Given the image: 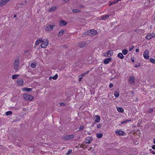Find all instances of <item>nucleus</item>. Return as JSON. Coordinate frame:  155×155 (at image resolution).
<instances>
[{"mask_svg": "<svg viewBox=\"0 0 155 155\" xmlns=\"http://www.w3.org/2000/svg\"><path fill=\"white\" fill-rule=\"evenodd\" d=\"M56 26V24L54 22H49L46 25L45 30L47 31H51Z\"/></svg>", "mask_w": 155, "mask_h": 155, "instance_id": "nucleus-1", "label": "nucleus"}, {"mask_svg": "<svg viewBox=\"0 0 155 155\" xmlns=\"http://www.w3.org/2000/svg\"><path fill=\"white\" fill-rule=\"evenodd\" d=\"M19 62V59L18 58H16L14 64V69L16 71L17 70L18 68Z\"/></svg>", "mask_w": 155, "mask_h": 155, "instance_id": "nucleus-2", "label": "nucleus"}, {"mask_svg": "<svg viewBox=\"0 0 155 155\" xmlns=\"http://www.w3.org/2000/svg\"><path fill=\"white\" fill-rule=\"evenodd\" d=\"M42 43L41 44V46L42 48H45L48 44V40L47 39H44L41 41Z\"/></svg>", "mask_w": 155, "mask_h": 155, "instance_id": "nucleus-3", "label": "nucleus"}, {"mask_svg": "<svg viewBox=\"0 0 155 155\" xmlns=\"http://www.w3.org/2000/svg\"><path fill=\"white\" fill-rule=\"evenodd\" d=\"M23 97L26 100L28 101H31L34 98L32 96L29 94H25L23 95Z\"/></svg>", "mask_w": 155, "mask_h": 155, "instance_id": "nucleus-4", "label": "nucleus"}, {"mask_svg": "<svg viewBox=\"0 0 155 155\" xmlns=\"http://www.w3.org/2000/svg\"><path fill=\"white\" fill-rule=\"evenodd\" d=\"M74 137V135H68L64 136L63 138L62 139L64 140H71Z\"/></svg>", "mask_w": 155, "mask_h": 155, "instance_id": "nucleus-5", "label": "nucleus"}, {"mask_svg": "<svg viewBox=\"0 0 155 155\" xmlns=\"http://www.w3.org/2000/svg\"><path fill=\"white\" fill-rule=\"evenodd\" d=\"M89 42V41H87L85 42H81L78 44V46L80 48H83L86 46V44H88Z\"/></svg>", "mask_w": 155, "mask_h": 155, "instance_id": "nucleus-6", "label": "nucleus"}, {"mask_svg": "<svg viewBox=\"0 0 155 155\" xmlns=\"http://www.w3.org/2000/svg\"><path fill=\"white\" fill-rule=\"evenodd\" d=\"M155 37V34L154 33H150L146 36V38L148 40H150Z\"/></svg>", "mask_w": 155, "mask_h": 155, "instance_id": "nucleus-7", "label": "nucleus"}, {"mask_svg": "<svg viewBox=\"0 0 155 155\" xmlns=\"http://www.w3.org/2000/svg\"><path fill=\"white\" fill-rule=\"evenodd\" d=\"M144 58L146 59H148L149 58V51L147 50H146L143 54Z\"/></svg>", "mask_w": 155, "mask_h": 155, "instance_id": "nucleus-8", "label": "nucleus"}, {"mask_svg": "<svg viewBox=\"0 0 155 155\" xmlns=\"http://www.w3.org/2000/svg\"><path fill=\"white\" fill-rule=\"evenodd\" d=\"M93 140V138L92 137H88L84 141V142L85 143L89 144L91 143V141Z\"/></svg>", "mask_w": 155, "mask_h": 155, "instance_id": "nucleus-9", "label": "nucleus"}, {"mask_svg": "<svg viewBox=\"0 0 155 155\" xmlns=\"http://www.w3.org/2000/svg\"><path fill=\"white\" fill-rule=\"evenodd\" d=\"M10 0H1L0 2V6L2 7L6 4Z\"/></svg>", "mask_w": 155, "mask_h": 155, "instance_id": "nucleus-10", "label": "nucleus"}, {"mask_svg": "<svg viewBox=\"0 0 155 155\" xmlns=\"http://www.w3.org/2000/svg\"><path fill=\"white\" fill-rule=\"evenodd\" d=\"M17 82L18 85L20 86H21L23 84L24 81L22 79H19L18 80Z\"/></svg>", "mask_w": 155, "mask_h": 155, "instance_id": "nucleus-11", "label": "nucleus"}, {"mask_svg": "<svg viewBox=\"0 0 155 155\" xmlns=\"http://www.w3.org/2000/svg\"><path fill=\"white\" fill-rule=\"evenodd\" d=\"M67 23L64 20H61L59 22V25L61 26H65L67 25Z\"/></svg>", "mask_w": 155, "mask_h": 155, "instance_id": "nucleus-12", "label": "nucleus"}, {"mask_svg": "<svg viewBox=\"0 0 155 155\" xmlns=\"http://www.w3.org/2000/svg\"><path fill=\"white\" fill-rule=\"evenodd\" d=\"M115 133L119 135H123L124 134V131L120 130H118L116 131Z\"/></svg>", "mask_w": 155, "mask_h": 155, "instance_id": "nucleus-13", "label": "nucleus"}, {"mask_svg": "<svg viewBox=\"0 0 155 155\" xmlns=\"http://www.w3.org/2000/svg\"><path fill=\"white\" fill-rule=\"evenodd\" d=\"M57 8L55 6H54L48 10L50 12H52L55 11Z\"/></svg>", "mask_w": 155, "mask_h": 155, "instance_id": "nucleus-14", "label": "nucleus"}, {"mask_svg": "<svg viewBox=\"0 0 155 155\" xmlns=\"http://www.w3.org/2000/svg\"><path fill=\"white\" fill-rule=\"evenodd\" d=\"M111 59L110 58H108L104 60V63L105 64H107L111 61Z\"/></svg>", "mask_w": 155, "mask_h": 155, "instance_id": "nucleus-15", "label": "nucleus"}, {"mask_svg": "<svg viewBox=\"0 0 155 155\" xmlns=\"http://www.w3.org/2000/svg\"><path fill=\"white\" fill-rule=\"evenodd\" d=\"M90 32L91 36L94 35H95L97 33L96 31H95L94 30H91L90 31Z\"/></svg>", "mask_w": 155, "mask_h": 155, "instance_id": "nucleus-16", "label": "nucleus"}, {"mask_svg": "<svg viewBox=\"0 0 155 155\" xmlns=\"http://www.w3.org/2000/svg\"><path fill=\"white\" fill-rule=\"evenodd\" d=\"M95 117L96 118L95 120V121L97 123L99 122L100 120V117L99 116L97 115L95 116Z\"/></svg>", "mask_w": 155, "mask_h": 155, "instance_id": "nucleus-17", "label": "nucleus"}, {"mask_svg": "<svg viewBox=\"0 0 155 155\" xmlns=\"http://www.w3.org/2000/svg\"><path fill=\"white\" fill-rule=\"evenodd\" d=\"M32 88H28V87H25L24 88L22 89L23 91H31L32 90Z\"/></svg>", "mask_w": 155, "mask_h": 155, "instance_id": "nucleus-18", "label": "nucleus"}, {"mask_svg": "<svg viewBox=\"0 0 155 155\" xmlns=\"http://www.w3.org/2000/svg\"><path fill=\"white\" fill-rule=\"evenodd\" d=\"M135 81L134 78L133 76H131L130 77L129 81L132 83L134 82Z\"/></svg>", "mask_w": 155, "mask_h": 155, "instance_id": "nucleus-19", "label": "nucleus"}, {"mask_svg": "<svg viewBox=\"0 0 155 155\" xmlns=\"http://www.w3.org/2000/svg\"><path fill=\"white\" fill-rule=\"evenodd\" d=\"M121 0H114L113 2H111L109 4V5H111L113 4H115L119 1H120Z\"/></svg>", "mask_w": 155, "mask_h": 155, "instance_id": "nucleus-20", "label": "nucleus"}, {"mask_svg": "<svg viewBox=\"0 0 155 155\" xmlns=\"http://www.w3.org/2000/svg\"><path fill=\"white\" fill-rule=\"evenodd\" d=\"M41 40L39 39L37 40L35 43V45H36L35 47L38 46L41 42L42 39L41 38Z\"/></svg>", "mask_w": 155, "mask_h": 155, "instance_id": "nucleus-21", "label": "nucleus"}, {"mask_svg": "<svg viewBox=\"0 0 155 155\" xmlns=\"http://www.w3.org/2000/svg\"><path fill=\"white\" fill-rule=\"evenodd\" d=\"M117 57L120 58L121 59L124 58V56L121 53H119L117 55Z\"/></svg>", "mask_w": 155, "mask_h": 155, "instance_id": "nucleus-22", "label": "nucleus"}, {"mask_svg": "<svg viewBox=\"0 0 155 155\" xmlns=\"http://www.w3.org/2000/svg\"><path fill=\"white\" fill-rule=\"evenodd\" d=\"M58 77V75L57 74H56L54 76L52 77L51 76L49 77V79H51L52 78L54 80H55L57 79Z\"/></svg>", "mask_w": 155, "mask_h": 155, "instance_id": "nucleus-23", "label": "nucleus"}, {"mask_svg": "<svg viewBox=\"0 0 155 155\" xmlns=\"http://www.w3.org/2000/svg\"><path fill=\"white\" fill-rule=\"evenodd\" d=\"M106 56H107L109 54L110 55V56H111L113 54V51H109L108 52L106 53Z\"/></svg>", "mask_w": 155, "mask_h": 155, "instance_id": "nucleus-24", "label": "nucleus"}, {"mask_svg": "<svg viewBox=\"0 0 155 155\" xmlns=\"http://www.w3.org/2000/svg\"><path fill=\"white\" fill-rule=\"evenodd\" d=\"M117 110L118 112H120L122 113L124 111V109L121 107H119L117 108Z\"/></svg>", "mask_w": 155, "mask_h": 155, "instance_id": "nucleus-25", "label": "nucleus"}, {"mask_svg": "<svg viewBox=\"0 0 155 155\" xmlns=\"http://www.w3.org/2000/svg\"><path fill=\"white\" fill-rule=\"evenodd\" d=\"M64 32V31L63 30H61L60 31L59 33L58 34V36H60L61 35H62Z\"/></svg>", "mask_w": 155, "mask_h": 155, "instance_id": "nucleus-26", "label": "nucleus"}, {"mask_svg": "<svg viewBox=\"0 0 155 155\" xmlns=\"http://www.w3.org/2000/svg\"><path fill=\"white\" fill-rule=\"evenodd\" d=\"M96 136L97 138H101L103 136V134L101 133H97L96 134Z\"/></svg>", "mask_w": 155, "mask_h": 155, "instance_id": "nucleus-27", "label": "nucleus"}, {"mask_svg": "<svg viewBox=\"0 0 155 155\" xmlns=\"http://www.w3.org/2000/svg\"><path fill=\"white\" fill-rule=\"evenodd\" d=\"M81 11V10L78 9H75L72 10V12L74 13H78Z\"/></svg>", "mask_w": 155, "mask_h": 155, "instance_id": "nucleus-28", "label": "nucleus"}, {"mask_svg": "<svg viewBox=\"0 0 155 155\" xmlns=\"http://www.w3.org/2000/svg\"><path fill=\"white\" fill-rule=\"evenodd\" d=\"M36 64L35 62L32 63L31 64V66L32 68H34L35 67Z\"/></svg>", "mask_w": 155, "mask_h": 155, "instance_id": "nucleus-29", "label": "nucleus"}, {"mask_svg": "<svg viewBox=\"0 0 155 155\" xmlns=\"http://www.w3.org/2000/svg\"><path fill=\"white\" fill-rule=\"evenodd\" d=\"M18 76V74H14L12 75V78L13 79H16Z\"/></svg>", "mask_w": 155, "mask_h": 155, "instance_id": "nucleus-30", "label": "nucleus"}, {"mask_svg": "<svg viewBox=\"0 0 155 155\" xmlns=\"http://www.w3.org/2000/svg\"><path fill=\"white\" fill-rule=\"evenodd\" d=\"M109 15H105L104 16H103L102 17L101 19H103V20L106 19H107L108 18H109Z\"/></svg>", "mask_w": 155, "mask_h": 155, "instance_id": "nucleus-31", "label": "nucleus"}, {"mask_svg": "<svg viewBox=\"0 0 155 155\" xmlns=\"http://www.w3.org/2000/svg\"><path fill=\"white\" fill-rule=\"evenodd\" d=\"M127 51L126 49H124L122 51V52L123 54L124 55H126L127 54Z\"/></svg>", "mask_w": 155, "mask_h": 155, "instance_id": "nucleus-32", "label": "nucleus"}, {"mask_svg": "<svg viewBox=\"0 0 155 155\" xmlns=\"http://www.w3.org/2000/svg\"><path fill=\"white\" fill-rule=\"evenodd\" d=\"M114 96L116 97H119V93L117 92L116 91H114Z\"/></svg>", "mask_w": 155, "mask_h": 155, "instance_id": "nucleus-33", "label": "nucleus"}, {"mask_svg": "<svg viewBox=\"0 0 155 155\" xmlns=\"http://www.w3.org/2000/svg\"><path fill=\"white\" fill-rule=\"evenodd\" d=\"M150 61L153 64H155V60L153 58H150Z\"/></svg>", "mask_w": 155, "mask_h": 155, "instance_id": "nucleus-34", "label": "nucleus"}, {"mask_svg": "<svg viewBox=\"0 0 155 155\" xmlns=\"http://www.w3.org/2000/svg\"><path fill=\"white\" fill-rule=\"evenodd\" d=\"M12 114V112L11 111H8L6 113V115L7 116L11 115Z\"/></svg>", "mask_w": 155, "mask_h": 155, "instance_id": "nucleus-35", "label": "nucleus"}, {"mask_svg": "<svg viewBox=\"0 0 155 155\" xmlns=\"http://www.w3.org/2000/svg\"><path fill=\"white\" fill-rule=\"evenodd\" d=\"M153 111V109L151 108H150L147 111L148 113H150L152 112Z\"/></svg>", "mask_w": 155, "mask_h": 155, "instance_id": "nucleus-36", "label": "nucleus"}, {"mask_svg": "<svg viewBox=\"0 0 155 155\" xmlns=\"http://www.w3.org/2000/svg\"><path fill=\"white\" fill-rule=\"evenodd\" d=\"M72 150H69L66 153V155H69L72 153Z\"/></svg>", "mask_w": 155, "mask_h": 155, "instance_id": "nucleus-37", "label": "nucleus"}, {"mask_svg": "<svg viewBox=\"0 0 155 155\" xmlns=\"http://www.w3.org/2000/svg\"><path fill=\"white\" fill-rule=\"evenodd\" d=\"M84 35H89V36H91V35L90 34V31H87V32H85L84 33Z\"/></svg>", "mask_w": 155, "mask_h": 155, "instance_id": "nucleus-38", "label": "nucleus"}, {"mask_svg": "<svg viewBox=\"0 0 155 155\" xmlns=\"http://www.w3.org/2000/svg\"><path fill=\"white\" fill-rule=\"evenodd\" d=\"M30 0H26L24 2V3H21L20 4V5L21 6H24V5H25V3L26 2V1H27L28 2Z\"/></svg>", "mask_w": 155, "mask_h": 155, "instance_id": "nucleus-39", "label": "nucleus"}, {"mask_svg": "<svg viewBox=\"0 0 155 155\" xmlns=\"http://www.w3.org/2000/svg\"><path fill=\"white\" fill-rule=\"evenodd\" d=\"M130 121H131L130 120H124L123 122H122L121 124H123L125 123L126 122H128Z\"/></svg>", "mask_w": 155, "mask_h": 155, "instance_id": "nucleus-40", "label": "nucleus"}, {"mask_svg": "<svg viewBox=\"0 0 155 155\" xmlns=\"http://www.w3.org/2000/svg\"><path fill=\"white\" fill-rule=\"evenodd\" d=\"M149 151L150 152H151L153 154H155V151H153L152 150V149H149Z\"/></svg>", "mask_w": 155, "mask_h": 155, "instance_id": "nucleus-41", "label": "nucleus"}, {"mask_svg": "<svg viewBox=\"0 0 155 155\" xmlns=\"http://www.w3.org/2000/svg\"><path fill=\"white\" fill-rule=\"evenodd\" d=\"M102 124H99L97 125V128H100L102 126Z\"/></svg>", "mask_w": 155, "mask_h": 155, "instance_id": "nucleus-42", "label": "nucleus"}, {"mask_svg": "<svg viewBox=\"0 0 155 155\" xmlns=\"http://www.w3.org/2000/svg\"><path fill=\"white\" fill-rule=\"evenodd\" d=\"M84 128V126L83 125H81L79 128V129L81 130L83 129Z\"/></svg>", "mask_w": 155, "mask_h": 155, "instance_id": "nucleus-43", "label": "nucleus"}, {"mask_svg": "<svg viewBox=\"0 0 155 155\" xmlns=\"http://www.w3.org/2000/svg\"><path fill=\"white\" fill-rule=\"evenodd\" d=\"M87 74V72L86 73H84V74H82L81 75L79 76V77H83V76L85 75L86 74Z\"/></svg>", "mask_w": 155, "mask_h": 155, "instance_id": "nucleus-44", "label": "nucleus"}, {"mask_svg": "<svg viewBox=\"0 0 155 155\" xmlns=\"http://www.w3.org/2000/svg\"><path fill=\"white\" fill-rule=\"evenodd\" d=\"M114 86V85L113 84H109V87L110 88H111L112 87H113Z\"/></svg>", "mask_w": 155, "mask_h": 155, "instance_id": "nucleus-45", "label": "nucleus"}, {"mask_svg": "<svg viewBox=\"0 0 155 155\" xmlns=\"http://www.w3.org/2000/svg\"><path fill=\"white\" fill-rule=\"evenodd\" d=\"M140 66V65L139 64H138V65L137 64H135L134 66V67L135 68H137V67H139Z\"/></svg>", "mask_w": 155, "mask_h": 155, "instance_id": "nucleus-46", "label": "nucleus"}, {"mask_svg": "<svg viewBox=\"0 0 155 155\" xmlns=\"http://www.w3.org/2000/svg\"><path fill=\"white\" fill-rule=\"evenodd\" d=\"M60 105L61 106H63V105H65V104L64 103H61L60 104Z\"/></svg>", "mask_w": 155, "mask_h": 155, "instance_id": "nucleus-47", "label": "nucleus"}, {"mask_svg": "<svg viewBox=\"0 0 155 155\" xmlns=\"http://www.w3.org/2000/svg\"><path fill=\"white\" fill-rule=\"evenodd\" d=\"M82 78V77H80V78H79V82H80L81 81V79Z\"/></svg>", "mask_w": 155, "mask_h": 155, "instance_id": "nucleus-48", "label": "nucleus"}, {"mask_svg": "<svg viewBox=\"0 0 155 155\" xmlns=\"http://www.w3.org/2000/svg\"><path fill=\"white\" fill-rule=\"evenodd\" d=\"M152 148L153 149L155 150V145H153L152 146Z\"/></svg>", "mask_w": 155, "mask_h": 155, "instance_id": "nucleus-49", "label": "nucleus"}, {"mask_svg": "<svg viewBox=\"0 0 155 155\" xmlns=\"http://www.w3.org/2000/svg\"><path fill=\"white\" fill-rule=\"evenodd\" d=\"M139 51V49L138 48H137L135 50V51L136 52H138Z\"/></svg>", "mask_w": 155, "mask_h": 155, "instance_id": "nucleus-50", "label": "nucleus"}, {"mask_svg": "<svg viewBox=\"0 0 155 155\" xmlns=\"http://www.w3.org/2000/svg\"><path fill=\"white\" fill-rule=\"evenodd\" d=\"M96 124V123H93V124H92V127H93V126H94L95 124Z\"/></svg>", "mask_w": 155, "mask_h": 155, "instance_id": "nucleus-51", "label": "nucleus"}, {"mask_svg": "<svg viewBox=\"0 0 155 155\" xmlns=\"http://www.w3.org/2000/svg\"><path fill=\"white\" fill-rule=\"evenodd\" d=\"M62 1H64L66 2H68L69 1V0H62Z\"/></svg>", "mask_w": 155, "mask_h": 155, "instance_id": "nucleus-52", "label": "nucleus"}, {"mask_svg": "<svg viewBox=\"0 0 155 155\" xmlns=\"http://www.w3.org/2000/svg\"><path fill=\"white\" fill-rule=\"evenodd\" d=\"M28 51L26 50L24 51V53H25L26 54V53H27L28 52Z\"/></svg>", "mask_w": 155, "mask_h": 155, "instance_id": "nucleus-53", "label": "nucleus"}, {"mask_svg": "<svg viewBox=\"0 0 155 155\" xmlns=\"http://www.w3.org/2000/svg\"><path fill=\"white\" fill-rule=\"evenodd\" d=\"M131 61L133 62H134V59H131Z\"/></svg>", "mask_w": 155, "mask_h": 155, "instance_id": "nucleus-54", "label": "nucleus"}, {"mask_svg": "<svg viewBox=\"0 0 155 155\" xmlns=\"http://www.w3.org/2000/svg\"><path fill=\"white\" fill-rule=\"evenodd\" d=\"M79 6L81 8H82L83 7V6L82 5H80Z\"/></svg>", "mask_w": 155, "mask_h": 155, "instance_id": "nucleus-55", "label": "nucleus"}, {"mask_svg": "<svg viewBox=\"0 0 155 155\" xmlns=\"http://www.w3.org/2000/svg\"><path fill=\"white\" fill-rule=\"evenodd\" d=\"M137 30H138V29H135V30H134V31H137Z\"/></svg>", "mask_w": 155, "mask_h": 155, "instance_id": "nucleus-56", "label": "nucleus"}, {"mask_svg": "<svg viewBox=\"0 0 155 155\" xmlns=\"http://www.w3.org/2000/svg\"><path fill=\"white\" fill-rule=\"evenodd\" d=\"M134 46H133V48H130V51H131L132 49H133V48H134Z\"/></svg>", "mask_w": 155, "mask_h": 155, "instance_id": "nucleus-57", "label": "nucleus"}, {"mask_svg": "<svg viewBox=\"0 0 155 155\" xmlns=\"http://www.w3.org/2000/svg\"><path fill=\"white\" fill-rule=\"evenodd\" d=\"M16 15H15L14 16V17H13V18H15L16 17Z\"/></svg>", "mask_w": 155, "mask_h": 155, "instance_id": "nucleus-58", "label": "nucleus"}, {"mask_svg": "<svg viewBox=\"0 0 155 155\" xmlns=\"http://www.w3.org/2000/svg\"><path fill=\"white\" fill-rule=\"evenodd\" d=\"M25 110H26V109L25 108H23V111H25Z\"/></svg>", "mask_w": 155, "mask_h": 155, "instance_id": "nucleus-59", "label": "nucleus"}, {"mask_svg": "<svg viewBox=\"0 0 155 155\" xmlns=\"http://www.w3.org/2000/svg\"><path fill=\"white\" fill-rule=\"evenodd\" d=\"M153 143L155 144V139L154 140H153Z\"/></svg>", "mask_w": 155, "mask_h": 155, "instance_id": "nucleus-60", "label": "nucleus"}, {"mask_svg": "<svg viewBox=\"0 0 155 155\" xmlns=\"http://www.w3.org/2000/svg\"><path fill=\"white\" fill-rule=\"evenodd\" d=\"M90 149H92V147H90Z\"/></svg>", "mask_w": 155, "mask_h": 155, "instance_id": "nucleus-61", "label": "nucleus"}, {"mask_svg": "<svg viewBox=\"0 0 155 155\" xmlns=\"http://www.w3.org/2000/svg\"><path fill=\"white\" fill-rule=\"evenodd\" d=\"M88 134L89 135H90L91 134L90 133H88Z\"/></svg>", "mask_w": 155, "mask_h": 155, "instance_id": "nucleus-62", "label": "nucleus"}, {"mask_svg": "<svg viewBox=\"0 0 155 155\" xmlns=\"http://www.w3.org/2000/svg\"><path fill=\"white\" fill-rule=\"evenodd\" d=\"M104 56H106V54H105V55H104Z\"/></svg>", "mask_w": 155, "mask_h": 155, "instance_id": "nucleus-63", "label": "nucleus"}, {"mask_svg": "<svg viewBox=\"0 0 155 155\" xmlns=\"http://www.w3.org/2000/svg\"><path fill=\"white\" fill-rule=\"evenodd\" d=\"M154 18H155V17H154Z\"/></svg>", "mask_w": 155, "mask_h": 155, "instance_id": "nucleus-64", "label": "nucleus"}]
</instances>
